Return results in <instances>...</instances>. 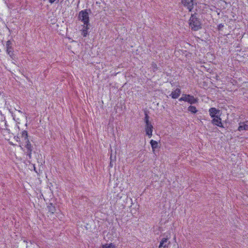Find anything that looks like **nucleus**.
I'll return each mask as SVG.
<instances>
[{
    "mask_svg": "<svg viewBox=\"0 0 248 248\" xmlns=\"http://www.w3.org/2000/svg\"><path fill=\"white\" fill-rule=\"evenodd\" d=\"M115 246L112 243L110 244H106L105 245H103L102 246V248H115Z\"/></svg>",
    "mask_w": 248,
    "mask_h": 248,
    "instance_id": "dca6fc26",
    "label": "nucleus"
},
{
    "mask_svg": "<svg viewBox=\"0 0 248 248\" xmlns=\"http://www.w3.org/2000/svg\"><path fill=\"white\" fill-rule=\"evenodd\" d=\"M223 27H224V25H223V24H219V25H218V29L219 30H221V28H222Z\"/></svg>",
    "mask_w": 248,
    "mask_h": 248,
    "instance_id": "4be33fe9",
    "label": "nucleus"
},
{
    "mask_svg": "<svg viewBox=\"0 0 248 248\" xmlns=\"http://www.w3.org/2000/svg\"><path fill=\"white\" fill-rule=\"evenodd\" d=\"M78 18L85 25L88 26L89 23V13L87 10H82L79 12Z\"/></svg>",
    "mask_w": 248,
    "mask_h": 248,
    "instance_id": "7ed1b4c3",
    "label": "nucleus"
},
{
    "mask_svg": "<svg viewBox=\"0 0 248 248\" xmlns=\"http://www.w3.org/2000/svg\"><path fill=\"white\" fill-rule=\"evenodd\" d=\"M166 246H167V244L164 245L163 242H160L159 246V248H162V247L165 248Z\"/></svg>",
    "mask_w": 248,
    "mask_h": 248,
    "instance_id": "aec40b11",
    "label": "nucleus"
},
{
    "mask_svg": "<svg viewBox=\"0 0 248 248\" xmlns=\"http://www.w3.org/2000/svg\"><path fill=\"white\" fill-rule=\"evenodd\" d=\"M21 137L25 141L29 140L28 132L26 130L22 131Z\"/></svg>",
    "mask_w": 248,
    "mask_h": 248,
    "instance_id": "f8f14e48",
    "label": "nucleus"
},
{
    "mask_svg": "<svg viewBox=\"0 0 248 248\" xmlns=\"http://www.w3.org/2000/svg\"><path fill=\"white\" fill-rule=\"evenodd\" d=\"M18 111L19 112L21 113H22V112L21 110H18Z\"/></svg>",
    "mask_w": 248,
    "mask_h": 248,
    "instance_id": "a878e982",
    "label": "nucleus"
},
{
    "mask_svg": "<svg viewBox=\"0 0 248 248\" xmlns=\"http://www.w3.org/2000/svg\"><path fill=\"white\" fill-rule=\"evenodd\" d=\"M187 109L192 113H196L198 111V110L196 108L193 106H190L189 107H188Z\"/></svg>",
    "mask_w": 248,
    "mask_h": 248,
    "instance_id": "2eb2a0df",
    "label": "nucleus"
},
{
    "mask_svg": "<svg viewBox=\"0 0 248 248\" xmlns=\"http://www.w3.org/2000/svg\"><path fill=\"white\" fill-rule=\"evenodd\" d=\"M185 100L186 102H187L190 104H193L196 103L198 102V99L195 98L193 96L190 94H185Z\"/></svg>",
    "mask_w": 248,
    "mask_h": 248,
    "instance_id": "39448f33",
    "label": "nucleus"
},
{
    "mask_svg": "<svg viewBox=\"0 0 248 248\" xmlns=\"http://www.w3.org/2000/svg\"><path fill=\"white\" fill-rule=\"evenodd\" d=\"M144 120L145 123V129L146 135H147L149 138H150L152 136V132L154 127L151 122H150L149 120V116L146 113L145 114Z\"/></svg>",
    "mask_w": 248,
    "mask_h": 248,
    "instance_id": "f03ea898",
    "label": "nucleus"
},
{
    "mask_svg": "<svg viewBox=\"0 0 248 248\" xmlns=\"http://www.w3.org/2000/svg\"><path fill=\"white\" fill-rule=\"evenodd\" d=\"M248 130V125L245 124V123H239V126L238 128V130L239 131H241L243 130Z\"/></svg>",
    "mask_w": 248,
    "mask_h": 248,
    "instance_id": "9d476101",
    "label": "nucleus"
},
{
    "mask_svg": "<svg viewBox=\"0 0 248 248\" xmlns=\"http://www.w3.org/2000/svg\"><path fill=\"white\" fill-rule=\"evenodd\" d=\"M88 26L84 25L82 30V35L84 37L86 36L87 34H88Z\"/></svg>",
    "mask_w": 248,
    "mask_h": 248,
    "instance_id": "f3484780",
    "label": "nucleus"
},
{
    "mask_svg": "<svg viewBox=\"0 0 248 248\" xmlns=\"http://www.w3.org/2000/svg\"><path fill=\"white\" fill-rule=\"evenodd\" d=\"M12 44L11 41H8L6 42V51L7 53L9 55L10 57H12V55L13 54V48L12 46Z\"/></svg>",
    "mask_w": 248,
    "mask_h": 248,
    "instance_id": "0eeeda50",
    "label": "nucleus"
},
{
    "mask_svg": "<svg viewBox=\"0 0 248 248\" xmlns=\"http://www.w3.org/2000/svg\"><path fill=\"white\" fill-rule=\"evenodd\" d=\"M167 241H168V238H163L162 239L161 242H163L164 245H165V244H167Z\"/></svg>",
    "mask_w": 248,
    "mask_h": 248,
    "instance_id": "a211bd4d",
    "label": "nucleus"
},
{
    "mask_svg": "<svg viewBox=\"0 0 248 248\" xmlns=\"http://www.w3.org/2000/svg\"><path fill=\"white\" fill-rule=\"evenodd\" d=\"M112 233H107V237H108V238H109L112 235Z\"/></svg>",
    "mask_w": 248,
    "mask_h": 248,
    "instance_id": "393cba45",
    "label": "nucleus"
},
{
    "mask_svg": "<svg viewBox=\"0 0 248 248\" xmlns=\"http://www.w3.org/2000/svg\"><path fill=\"white\" fill-rule=\"evenodd\" d=\"M196 14H191L189 19V25L191 29L197 31L202 28V24L200 19L197 17Z\"/></svg>",
    "mask_w": 248,
    "mask_h": 248,
    "instance_id": "f257e3e1",
    "label": "nucleus"
},
{
    "mask_svg": "<svg viewBox=\"0 0 248 248\" xmlns=\"http://www.w3.org/2000/svg\"><path fill=\"white\" fill-rule=\"evenodd\" d=\"M152 64L154 69H157V65L155 63L153 62Z\"/></svg>",
    "mask_w": 248,
    "mask_h": 248,
    "instance_id": "5701e85b",
    "label": "nucleus"
},
{
    "mask_svg": "<svg viewBox=\"0 0 248 248\" xmlns=\"http://www.w3.org/2000/svg\"><path fill=\"white\" fill-rule=\"evenodd\" d=\"M150 144L152 146V148L153 151H155V149L158 147V143L157 141L152 140L150 141Z\"/></svg>",
    "mask_w": 248,
    "mask_h": 248,
    "instance_id": "9b49d317",
    "label": "nucleus"
},
{
    "mask_svg": "<svg viewBox=\"0 0 248 248\" xmlns=\"http://www.w3.org/2000/svg\"><path fill=\"white\" fill-rule=\"evenodd\" d=\"M181 93V90L177 88L175 90L172 92L170 96L173 99H176L180 96Z\"/></svg>",
    "mask_w": 248,
    "mask_h": 248,
    "instance_id": "1a4fd4ad",
    "label": "nucleus"
},
{
    "mask_svg": "<svg viewBox=\"0 0 248 248\" xmlns=\"http://www.w3.org/2000/svg\"><path fill=\"white\" fill-rule=\"evenodd\" d=\"M27 155L29 156V158H31V151L30 150H28L27 152Z\"/></svg>",
    "mask_w": 248,
    "mask_h": 248,
    "instance_id": "412c9836",
    "label": "nucleus"
},
{
    "mask_svg": "<svg viewBox=\"0 0 248 248\" xmlns=\"http://www.w3.org/2000/svg\"><path fill=\"white\" fill-rule=\"evenodd\" d=\"M179 100L180 101H185V100H186V99H185V94H183L182 95V97H181L180 98H179Z\"/></svg>",
    "mask_w": 248,
    "mask_h": 248,
    "instance_id": "6ab92c4d",
    "label": "nucleus"
},
{
    "mask_svg": "<svg viewBox=\"0 0 248 248\" xmlns=\"http://www.w3.org/2000/svg\"><path fill=\"white\" fill-rule=\"evenodd\" d=\"M25 147L28 150H30V151H32V146L31 143H30V141H29V140H26L25 141Z\"/></svg>",
    "mask_w": 248,
    "mask_h": 248,
    "instance_id": "4468645a",
    "label": "nucleus"
},
{
    "mask_svg": "<svg viewBox=\"0 0 248 248\" xmlns=\"http://www.w3.org/2000/svg\"><path fill=\"white\" fill-rule=\"evenodd\" d=\"M182 4L188 9L189 11H191L193 8V0H182Z\"/></svg>",
    "mask_w": 248,
    "mask_h": 248,
    "instance_id": "20e7f679",
    "label": "nucleus"
},
{
    "mask_svg": "<svg viewBox=\"0 0 248 248\" xmlns=\"http://www.w3.org/2000/svg\"><path fill=\"white\" fill-rule=\"evenodd\" d=\"M57 0H49V2L50 3H53L54 2H55ZM59 0L56 2L57 3L58 2Z\"/></svg>",
    "mask_w": 248,
    "mask_h": 248,
    "instance_id": "b1692460",
    "label": "nucleus"
},
{
    "mask_svg": "<svg viewBox=\"0 0 248 248\" xmlns=\"http://www.w3.org/2000/svg\"><path fill=\"white\" fill-rule=\"evenodd\" d=\"M47 208L48 211L52 214H53L56 211L55 207L51 203L47 206Z\"/></svg>",
    "mask_w": 248,
    "mask_h": 248,
    "instance_id": "ddd939ff",
    "label": "nucleus"
},
{
    "mask_svg": "<svg viewBox=\"0 0 248 248\" xmlns=\"http://www.w3.org/2000/svg\"><path fill=\"white\" fill-rule=\"evenodd\" d=\"M219 110L215 108H211L209 109V114L210 116L213 118L217 116L216 115L219 113Z\"/></svg>",
    "mask_w": 248,
    "mask_h": 248,
    "instance_id": "6e6552de",
    "label": "nucleus"
},
{
    "mask_svg": "<svg viewBox=\"0 0 248 248\" xmlns=\"http://www.w3.org/2000/svg\"><path fill=\"white\" fill-rule=\"evenodd\" d=\"M212 123L215 125H217L220 127H224L221 123V119L220 117L217 116L216 118H214L212 120Z\"/></svg>",
    "mask_w": 248,
    "mask_h": 248,
    "instance_id": "423d86ee",
    "label": "nucleus"
}]
</instances>
